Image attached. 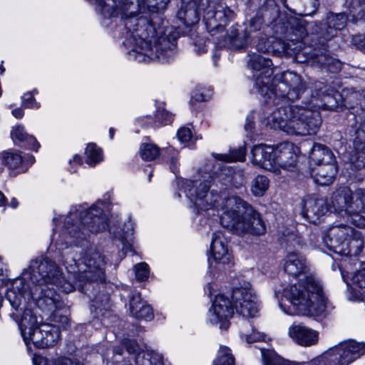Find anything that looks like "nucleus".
<instances>
[{
  "mask_svg": "<svg viewBox=\"0 0 365 365\" xmlns=\"http://www.w3.org/2000/svg\"><path fill=\"white\" fill-rule=\"evenodd\" d=\"M6 267L0 260V297H33L36 292L30 291V287L26 285L22 278H18L4 284Z\"/></svg>",
  "mask_w": 365,
  "mask_h": 365,
  "instance_id": "nucleus-21",
  "label": "nucleus"
},
{
  "mask_svg": "<svg viewBox=\"0 0 365 365\" xmlns=\"http://www.w3.org/2000/svg\"><path fill=\"white\" fill-rule=\"evenodd\" d=\"M211 251L217 264L225 265L232 262V256L227 248L226 239L220 232L212 235Z\"/></svg>",
  "mask_w": 365,
  "mask_h": 365,
  "instance_id": "nucleus-24",
  "label": "nucleus"
},
{
  "mask_svg": "<svg viewBox=\"0 0 365 365\" xmlns=\"http://www.w3.org/2000/svg\"><path fill=\"white\" fill-rule=\"evenodd\" d=\"M302 287L308 294H315L317 297H324V288L321 282L312 277H307Z\"/></svg>",
  "mask_w": 365,
  "mask_h": 365,
  "instance_id": "nucleus-45",
  "label": "nucleus"
},
{
  "mask_svg": "<svg viewBox=\"0 0 365 365\" xmlns=\"http://www.w3.org/2000/svg\"><path fill=\"white\" fill-rule=\"evenodd\" d=\"M269 185V179L264 175H257L252 181L251 190L254 195L261 197L264 195Z\"/></svg>",
  "mask_w": 365,
  "mask_h": 365,
  "instance_id": "nucleus-42",
  "label": "nucleus"
},
{
  "mask_svg": "<svg viewBox=\"0 0 365 365\" xmlns=\"http://www.w3.org/2000/svg\"><path fill=\"white\" fill-rule=\"evenodd\" d=\"M139 153L143 160L150 161L160 155V148L153 143H143L140 147Z\"/></svg>",
  "mask_w": 365,
  "mask_h": 365,
  "instance_id": "nucleus-44",
  "label": "nucleus"
},
{
  "mask_svg": "<svg viewBox=\"0 0 365 365\" xmlns=\"http://www.w3.org/2000/svg\"><path fill=\"white\" fill-rule=\"evenodd\" d=\"M89 308L93 318L101 321L113 316L111 298H90Z\"/></svg>",
  "mask_w": 365,
  "mask_h": 365,
  "instance_id": "nucleus-31",
  "label": "nucleus"
},
{
  "mask_svg": "<svg viewBox=\"0 0 365 365\" xmlns=\"http://www.w3.org/2000/svg\"><path fill=\"white\" fill-rule=\"evenodd\" d=\"M123 232L124 236L120 237L119 239V241L122 245V253L119 255L120 259L125 256V254L128 251L131 250L130 240L133 234V228L130 221L125 223Z\"/></svg>",
  "mask_w": 365,
  "mask_h": 365,
  "instance_id": "nucleus-38",
  "label": "nucleus"
},
{
  "mask_svg": "<svg viewBox=\"0 0 365 365\" xmlns=\"http://www.w3.org/2000/svg\"><path fill=\"white\" fill-rule=\"evenodd\" d=\"M288 333L297 344L302 346L315 345L319 340L318 331L302 324H292Z\"/></svg>",
  "mask_w": 365,
  "mask_h": 365,
  "instance_id": "nucleus-23",
  "label": "nucleus"
},
{
  "mask_svg": "<svg viewBox=\"0 0 365 365\" xmlns=\"http://www.w3.org/2000/svg\"><path fill=\"white\" fill-rule=\"evenodd\" d=\"M122 345L135 365H164L161 354L150 349L140 351L139 345L134 339H125Z\"/></svg>",
  "mask_w": 365,
  "mask_h": 365,
  "instance_id": "nucleus-15",
  "label": "nucleus"
},
{
  "mask_svg": "<svg viewBox=\"0 0 365 365\" xmlns=\"http://www.w3.org/2000/svg\"><path fill=\"white\" fill-rule=\"evenodd\" d=\"M235 309L239 315L245 318L255 317L259 311L257 303L250 298H235Z\"/></svg>",
  "mask_w": 365,
  "mask_h": 365,
  "instance_id": "nucleus-32",
  "label": "nucleus"
},
{
  "mask_svg": "<svg viewBox=\"0 0 365 365\" xmlns=\"http://www.w3.org/2000/svg\"><path fill=\"white\" fill-rule=\"evenodd\" d=\"M310 159L317 165L322 163L334 162V157L332 152L327 146L314 143L309 153Z\"/></svg>",
  "mask_w": 365,
  "mask_h": 365,
  "instance_id": "nucleus-35",
  "label": "nucleus"
},
{
  "mask_svg": "<svg viewBox=\"0 0 365 365\" xmlns=\"http://www.w3.org/2000/svg\"><path fill=\"white\" fill-rule=\"evenodd\" d=\"M273 153L272 161L274 165L272 172L277 173H279V168L287 169L295 164L299 148L292 143L284 142L274 148Z\"/></svg>",
  "mask_w": 365,
  "mask_h": 365,
  "instance_id": "nucleus-18",
  "label": "nucleus"
},
{
  "mask_svg": "<svg viewBox=\"0 0 365 365\" xmlns=\"http://www.w3.org/2000/svg\"><path fill=\"white\" fill-rule=\"evenodd\" d=\"M133 272L135 278L139 282L146 281L150 276V268L146 262H139L134 265Z\"/></svg>",
  "mask_w": 365,
  "mask_h": 365,
  "instance_id": "nucleus-53",
  "label": "nucleus"
},
{
  "mask_svg": "<svg viewBox=\"0 0 365 365\" xmlns=\"http://www.w3.org/2000/svg\"><path fill=\"white\" fill-rule=\"evenodd\" d=\"M364 247V240L360 232L354 231L339 252L349 256H357Z\"/></svg>",
  "mask_w": 365,
  "mask_h": 365,
  "instance_id": "nucleus-34",
  "label": "nucleus"
},
{
  "mask_svg": "<svg viewBox=\"0 0 365 365\" xmlns=\"http://www.w3.org/2000/svg\"><path fill=\"white\" fill-rule=\"evenodd\" d=\"M35 301V304L43 312L50 313L53 320L62 324L64 329L70 327V319L66 315L70 312L69 307L64 298H28Z\"/></svg>",
  "mask_w": 365,
  "mask_h": 365,
  "instance_id": "nucleus-13",
  "label": "nucleus"
},
{
  "mask_svg": "<svg viewBox=\"0 0 365 365\" xmlns=\"http://www.w3.org/2000/svg\"><path fill=\"white\" fill-rule=\"evenodd\" d=\"M284 269L287 274L294 277L306 275L309 269L305 259L291 251L285 258Z\"/></svg>",
  "mask_w": 365,
  "mask_h": 365,
  "instance_id": "nucleus-28",
  "label": "nucleus"
},
{
  "mask_svg": "<svg viewBox=\"0 0 365 365\" xmlns=\"http://www.w3.org/2000/svg\"><path fill=\"white\" fill-rule=\"evenodd\" d=\"M215 158L225 162L244 161L245 160V149L244 147H240L230 150L227 154H216Z\"/></svg>",
  "mask_w": 365,
  "mask_h": 365,
  "instance_id": "nucleus-47",
  "label": "nucleus"
},
{
  "mask_svg": "<svg viewBox=\"0 0 365 365\" xmlns=\"http://www.w3.org/2000/svg\"><path fill=\"white\" fill-rule=\"evenodd\" d=\"M235 298H215L208 312V319L212 324L220 323V328L227 329V320L234 314Z\"/></svg>",
  "mask_w": 365,
  "mask_h": 365,
  "instance_id": "nucleus-17",
  "label": "nucleus"
},
{
  "mask_svg": "<svg viewBox=\"0 0 365 365\" xmlns=\"http://www.w3.org/2000/svg\"><path fill=\"white\" fill-rule=\"evenodd\" d=\"M334 162L318 165L313 170V178L315 182L322 186L331 185L337 173Z\"/></svg>",
  "mask_w": 365,
  "mask_h": 365,
  "instance_id": "nucleus-29",
  "label": "nucleus"
},
{
  "mask_svg": "<svg viewBox=\"0 0 365 365\" xmlns=\"http://www.w3.org/2000/svg\"><path fill=\"white\" fill-rule=\"evenodd\" d=\"M21 335L27 351L33 354L34 350L43 349L55 346L61 339V330L58 327L50 324H41L36 327L23 331Z\"/></svg>",
  "mask_w": 365,
  "mask_h": 365,
  "instance_id": "nucleus-10",
  "label": "nucleus"
},
{
  "mask_svg": "<svg viewBox=\"0 0 365 365\" xmlns=\"http://www.w3.org/2000/svg\"><path fill=\"white\" fill-rule=\"evenodd\" d=\"M73 163L76 164V165H81L82 163V160H81V157L78 155H75L73 157V159L70 160V161H69L70 165H72Z\"/></svg>",
  "mask_w": 365,
  "mask_h": 365,
  "instance_id": "nucleus-64",
  "label": "nucleus"
},
{
  "mask_svg": "<svg viewBox=\"0 0 365 365\" xmlns=\"http://www.w3.org/2000/svg\"><path fill=\"white\" fill-rule=\"evenodd\" d=\"M272 62L269 59L259 54H254L251 56L249 66L250 68L257 71H262L259 76L256 77L255 87L257 91L264 97L268 94L269 86L271 81V75L272 74L270 66Z\"/></svg>",
  "mask_w": 365,
  "mask_h": 365,
  "instance_id": "nucleus-16",
  "label": "nucleus"
},
{
  "mask_svg": "<svg viewBox=\"0 0 365 365\" xmlns=\"http://www.w3.org/2000/svg\"><path fill=\"white\" fill-rule=\"evenodd\" d=\"M258 13L269 19L278 16L279 9L276 0H264L259 8Z\"/></svg>",
  "mask_w": 365,
  "mask_h": 365,
  "instance_id": "nucleus-39",
  "label": "nucleus"
},
{
  "mask_svg": "<svg viewBox=\"0 0 365 365\" xmlns=\"http://www.w3.org/2000/svg\"><path fill=\"white\" fill-rule=\"evenodd\" d=\"M268 94L264 97L267 104L274 108L267 117V122L274 129H280L289 135H307L316 134L322 123L319 108L322 104L314 103L317 98L324 101L330 98V90L322 82L314 84L312 102L305 106H291L288 101L298 100L306 89L302 77L295 72L284 71L276 74L268 84Z\"/></svg>",
  "mask_w": 365,
  "mask_h": 365,
  "instance_id": "nucleus-1",
  "label": "nucleus"
},
{
  "mask_svg": "<svg viewBox=\"0 0 365 365\" xmlns=\"http://www.w3.org/2000/svg\"><path fill=\"white\" fill-rule=\"evenodd\" d=\"M232 294V297H245L247 295L253 297L256 295V292L252 287L250 282L242 281L239 282L238 284L233 287Z\"/></svg>",
  "mask_w": 365,
  "mask_h": 365,
  "instance_id": "nucleus-49",
  "label": "nucleus"
},
{
  "mask_svg": "<svg viewBox=\"0 0 365 365\" xmlns=\"http://www.w3.org/2000/svg\"><path fill=\"white\" fill-rule=\"evenodd\" d=\"M289 24H291L294 32L299 38H303L308 34L307 22L303 19H294Z\"/></svg>",
  "mask_w": 365,
  "mask_h": 365,
  "instance_id": "nucleus-52",
  "label": "nucleus"
},
{
  "mask_svg": "<svg viewBox=\"0 0 365 365\" xmlns=\"http://www.w3.org/2000/svg\"><path fill=\"white\" fill-rule=\"evenodd\" d=\"M78 262L73 252H68L63 255V264L67 272L73 275L79 283L89 281H102L103 272L101 267L102 259L100 254L91 249L78 257Z\"/></svg>",
  "mask_w": 365,
  "mask_h": 365,
  "instance_id": "nucleus-7",
  "label": "nucleus"
},
{
  "mask_svg": "<svg viewBox=\"0 0 365 365\" xmlns=\"http://www.w3.org/2000/svg\"><path fill=\"white\" fill-rule=\"evenodd\" d=\"M97 6V11L102 17V24L108 26L113 23L114 14V0H88Z\"/></svg>",
  "mask_w": 365,
  "mask_h": 365,
  "instance_id": "nucleus-33",
  "label": "nucleus"
},
{
  "mask_svg": "<svg viewBox=\"0 0 365 365\" xmlns=\"http://www.w3.org/2000/svg\"><path fill=\"white\" fill-rule=\"evenodd\" d=\"M318 0H308L304 2V11L303 16H312L315 14L319 7Z\"/></svg>",
  "mask_w": 365,
  "mask_h": 365,
  "instance_id": "nucleus-56",
  "label": "nucleus"
},
{
  "mask_svg": "<svg viewBox=\"0 0 365 365\" xmlns=\"http://www.w3.org/2000/svg\"><path fill=\"white\" fill-rule=\"evenodd\" d=\"M128 310L137 319L150 322L154 318L153 308L142 298H130Z\"/></svg>",
  "mask_w": 365,
  "mask_h": 365,
  "instance_id": "nucleus-30",
  "label": "nucleus"
},
{
  "mask_svg": "<svg viewBox=\"0 0 365 365\" xmlns=\"http://www.w3.org/2000/svg\"><path fill=\"white\" fill-rule=\"evenodd\" d=\"M279 298L278 304L288 315H319L326 309V298Z\"/></svg>",
  "mask_w": 365,
  "mask_h": 365,
  "instance_id": "nucleus-11",
  "label": "nucleus"
},
{
  "mask_svg": "<svg viewBox=\"0 0 365 365\" xmlns=\"http://www.w3.org/2000/svg\"><path fill=\"white\" fill-rule=\"evenodd\" d=\"M158 121L163 124L170 123L173 120V115L166 110L158 111L157 114Z\"/></svg>",
  "mask_w": 365,
  "mask_h": 365,
  "instance_id": "nucleus-60",
  "label": "nucleus"
},
{
  "mask_svg": "<svg viewBox=\"0 0 365 365\" xmlns=\"http://www.w3.org/2000/svg\"><path fill=\"white\" fill-rule=\"evenodd\" d=\"M213 365H235V359L231 350L228 347L221 346Z\"/></svg>",
  "mask_w": 365,
  "mask_h": 365,
  "instance_id": "nucleus-41",
  "label": "nucleus"
},
{
  "mask_svg": "<svg viewBox=\"0 0 365 365\" xmlns=\"http://www.w3.org/2000/svg\"><path fill=\"white\" fill-rule=\"evenodd\" d=\"M274 148L265 145H257L253 147L251 151V160L253 164L272 171L273 170L272 161Z\"/></svg>",
  "mask_w": 365,
  "mask_h": 365,
  "instance_id": "nucleus-26",
  "label": "nucleus"
},
{
  "mask_svg": "<svg viewBox=\"0 0 365 365\" xmlns=\"http://www.w3.org/2000/svg\"><path fill=\"white\" fill-rule=\"evenodd\" d=\"M11 307L16 312L21 311V316L20 322L19 324L20 331L21 332V328L23 331L29 329L30 327H36L39 326L38 323V318L34 312V306H37L35 304V301L32 299H28V298H6Z\"/></svg>",
  "mask_w": 365,
  "mask_h": 365,
  "instance_id": "nucleus-14",
  "label": "nucleus"
},
{
  "mask_svg": "<svg viewBox=\"0 0 365 365\" xmlns=\"http://www.w3.org/2000/svg\"><path fill=\"white\" fill-rule=\"evenodd\" d=\"M352 43L357 48L365 53V35L358 34L354 36Z\"/></svg>",
  "mask_w": 365,
  "mask_h": 365,
  "instance_id": "nucleus-59",
  "label": "nucleus"
},
{
  "mask_svg": "<svg viewBox=\"0 0 365 365\" xmlns=\"http://www.w3.org/2000/svg\"><path fill=\"white\" fill-rule=\"evenodd\" d=\"M177 135L181 142L186 143L192 138V133L189 128L182 127L178 130Z\"/></svg>",
  "mask_w": 365,
  "mask_h": 365,
  "instance_id": "nucleus-58",
  "label": "nucleus"
},
{
  "mask_svg": "<svg viewBox=\"0 0 365 365\" xmlns=\"http://www.w3.org/2000/svg\"><path fill=\"white\" fill-rule=\"evenodd\" d=\"M356 18L365 22V5L363 6L361 9L357 13Z\"/></svg>",
  "mask_w": 365,
  "mask_h": 365,
  "instance_id": "nucleus-63",
  "label": "nucleus"
},
{
  "mask_svg": "<svg viewBox=\"0 0 365 365\" xmlns=\"http://www.w3.org/2000/svg\"><path fill=\"white\" fill-rule=\"evenodd\" d=\"M351 117L347 134L353 146L347 151V158L356 169H361L365 167V110H361Z\"/></svg>",
  "mask_w": 365,
  "mask_h": 365,
  "instance_id": "nucleus-9",
  "label": "nucleus"
},
{
  "mask_svg": "<svg viewBox=\"0 0 365 365\" xmlns=\"http://www.w3.org/2000/svg\"><path fill=\"white\" fill-rule=\"evenodd\" d=\"M170 164H171L170 168H171L172 171L174 173H175L178 171V157H177V155L172 157V158L170 160Z\"/></svg>",
  "mask_w": 365,
  "mask_h": 365,
  "instance_id": "nucleus-62",
  "label": "nucleus"
},
{
  "mask_svg": "<svg viewBox=\"0 0 365 365\" xmlns=\"http://www.w3.org/2000/svg\"><path fill=\"white\" fill-rule=\"evenodd\" d=\"M347 18L344 13L329 14L327 16V21L321 28L320 36L325 40L329 41L336 36L338 30L345 27Z\"/></svg>",
  "mask_w": 365,
  "mask_h": 365,
  "instance_id": "nucleus-27",
  "label": "nucleus"
},
{
  "mask_svg": "<svg viewBox=\"0 0 365 365\" xmlns=\"http://www.w3.org/2000/svg\"><path fill=\"white\" fill-rule=\"evenodd\" d=\"M318 63L322 66L327 68L331 72H336L341 69V63L339 61L330 56L328 53L317 54Z\"/></svg>",
  "mask_w": 365,
  "mask_h": 365,
  "instance_id": "nucleus-48",
  "label": "nucleus"
},
{
  "mask_svg": "<svg viewBox=\"0 0 365 365\" xmlns=\"http://www.w3.org/2000/svg\"><path fill=\"white\" fill-rule=\"evenodd\" d=\"M282 243H285L287 246V249L290 247H299L301 246V240L300 238L297 236V234L291 233L289 235H285L282 240Z\"/></svg>",
  "mask_w": 365,
  "mask_h": 365,
  "instance_id": "nucleus-55",
  "label": "nucleus"
},
{
  "mask_svg": "<svg viewBox=\"0 0 365 365\" xmlns=\"http://www.w3.org/2000/svg\"><path fill=\"white\" fill-rule=\"evenodd\" d=\"M327 210V206L323 199L309 197L304 200L301 214L308 222L316 224Z\"/></svg>",
  "mask_w": 365,
  "mask_h": 365,
  "instance_id": "nucleus-25",
  "label": "nucleus"
},
{
  "mask_svg": "<svg viewBox=\"0 0 365 365\" xmlns=\"http://www.w3.org/2000/svg\"><path fill=\"white\" fill-rule=\"evenodd\" d=\"M207 0H182L177 17L187 26L197 23L200 14L205 10Z\"/></svg>",
  "mask_w": 365,
  "mask_h": 365,
  "instance_id": "nucleus-22",
  "label": "nucleus"
},
{
  "mask_svg": "<svg viewBox=\"0 0 365 365\" xmlns=\"http://www.w3.org/2000/svg\"><path fill=\"white\" fill-rule=\"evenodd\" d=\"M264 17L259 13L252 18L248 25L243 30V34L239 31L237 26H232L227 34L225 43H220L222 46H228L232 49H241L249 45L257 37V34L262 27Z\"/></svg>",
  "mask_w": 365,
  "mask_h": 365,
  "instance_id": "nucleus-12",
  "label": "nucleus"
},
{
  "mask_svg": "<svg viewBox=\"0 0 365 365\" xmlns=\"http://www.w3.org/2000/svg\"><path fill=\"white\" fill-rule=\"evenodd\" d=\"M234 12L225 5H218L215 11H208L203 16L207 29L212 35L223 31Z\"/></svg>",
  "mask_w": 365,
  "mask_h": 365,
  "instance_id": "nucleus-19",
  "label": "nucleus"
},
{
  "mask_svg": "<svg viewBox=\"0 0 365 365\" xmlns=\"http://www.w3.org/2000/svg\"><path fill=\"white\" fill-rule=\"evenodd\" d=\"M170 0H133L135 12L130 14L126 9V0H118L115 5V16L122 15L125 19V26L128 29V37L124 44L130 48L129 53H136L135 58L140 61L145 56L152 57L155 49V57L162 63L169 62L175 55L178 35L172 27H166L162 21L158 27L155 23L145 16H137L140 12L148 11L152 14L163 12Z\"/></svg>",
  "mask_w": 365,
  "mask_h": 365,
  "instance_id": "nucleus-2",
  "label": "nucleus"
},
{
  "mask_svg": "<svg viewBox=\"0 0 365 365\" xmlns=\"http://www.w3.org/2000/svg\"><path fill=\"white\" fill-rule=\"evenodd\" d=\"M113 205L110 198H104L98 201L89 209L80 213V220L78 225L71 222L76 215L71 213L65 221L66 230L68 235L73 237L81 238L89 232L96 233L106 230L108 227L109 217L111 216Z\"/></svg>",
  "mask_w": 365,
  "mask_h": 365,
  "instance_id": "nucleus-5",
  "label": "nucleus"
},
{
  "mask_svg": "<svg viewBox=\"0 0 365 365\" xmlns=\"http://www.w3.org/2000/svg\"><path fill=\"white\" fill-rule=\"evenodd\" d=\"M23 102L26 107H33V102L34 101V96L31 93H26L23 97Z\"/></svg>",
  "mask_w": 365,
  "mask_h": 365,
  "instance_id": "nucleus-61",
  "label": "nucleus"
},
{
  "mask_svg": "<svg viewBox=\"0 0 365 365\" xmlns=\"http://www.w3.org/2000/svg\"><path fill=\"white\" fill-rule=\"evenodd\" d=\"M11 135L14 140H18L21 142H26L30 148L36 151L39 147V143L36 139L34 136L28 135L21 125L16 126L12 130Z\"/></svg>",
  "mask_w": 365,
  "mask_h": 365,
  "instance_id": "nucleus-37",
  "label": "nucleus"
},
{
  "mask_svg": "<svg viewBox=\"0 0 365 365\" xmlns=\"http://www.w3.org/2000/svg\"><path fill=\"white\" fill-rule=\"evenodd\" d=\"M28 274L33 283L29 290L36 292L35 295L40 294L39 297H53L56 292L54 287L65 294L71 293L74 289L73 284L62 277L57 264L48 258L31 261L28 270L24 273L25 277Z\"/></svg>",
  "mask_w": 365,
  "mask_h": 365,
  "instance_id": "nucleus-4",
  "label": "nucleus"
},
{
  "mask_svg": "<svg viewBox=\"0 0 365 365\" xmlns=\"http://www.w3.org/2000/svg\"><path fill=\"white\" fill-rule=\"evenodd\" d=\"M354 231L347 224H335L327 230L323 241L330 250L339 252Z\"/></svg>",
  "mask_w": 365,
  "mask_h": 365,
  "instance_id": "nucleus-20",
  "label": "nucleus"
},
{
  "mask_svg": "<svg viewBox=\"0 0 365 365\" xmlns=\"http://www.w3.org/2000/svg\"><path fill=\"white\" fill-rule=\"evenodd\" d=\"M241 336L242 339H245L247 343L251 344L262 340L264 338V334L255 330H252L250 334L241 333Z\"/></svg>",
  "mask_w": 365,
  "mask_h": 365,
  "instance_id": "nucleus-57",
  "label": "nucleus"
},
{
  "mask_svg": "<svg viewBox=\"0 0 365 365\" xmlns=\"http://www.w3.org/2000/svg\"><path fill=\"white\" fill-rule=\"evenodd\" d=\"M212 92L205 88L196 89L192 95V98L196 101H206L212 96Z\"/></svg>",
  "mask_w": 365,
  "mask_h": 365,
  "instance_id": "nucleus-54",
  "label": "nucleus"
},
{
  "mask_svg": "<svg viewBox=\"0 0 365 365\" xmlns=\"http://www.w3.org/2000/svg\"><path fill=\"white\" fill-rule=\"evenodd\" d=\"M351 283L354 289H358L361 294H365V263L361 269L354 274Z\"/></svg>",
  "mask_w": 365,
  "mask_h": 365,
  "instance_id": "nucleus-50",
  "label": "nucleus"
},
{
  "mask_svg": "<svg viewBox=\"0 0 365 365\" xmlns=\"http://www.w3.org/2000/svg\"><path fill=\"white\" fill-rule=\"evenodd\" d=\"M3 160L4 164L10 170H19L18 173L24 171L21 168L22 157L17 153H4L3 154Z\"/></svg>",
  "mask_w": 365,
  "mask_h": 365,
  "instance_id": "nucleus-46",
  "label": "nucleus"
},
{
  "mask_svg": "<svg viewBox=\"0 0 365 365\" xmlns=\"http://www.w3.org/2000/svg\"><path fill=\"white\" fill-rule=\"evenodd\" d=\"M34 357L33 359L34 365H53L51 364L48 359L41 355L34 354ZM53 365H85L78 359H71L70 358H64L61 360L56 361Z\"/></svg>",
  "mask_w": 365,
  "mask_h": 365,
  "instance_id": "nucleus-43",
  "label": "nucleus"
},
{
  "mask_svg": "<svg viewBox=\"0 0 365 365\" xmlns=\"http://www.w3.org/2000/svg\"><path fill=\"white\" fill-rule=\"evenodd\" d=\"M85 155L86 162L90 165H95L103 159L102 150L95 143L88 144Z\"/></svg>",
  "mask_w": 365,
  "mask_h": 365,
  "instance_id": "nucleus-40",
  "label": "nucleus"
},
{
  "mask_svg": "<svg viewBox=\"0 0 365 365\" xmlns=\"http://www.w3.org/2000/svg\"><path fill=\"white\" fill-rule=\"evenodd\" d=\"M329 207L331 211L346 218V223L365 227V188L353 192L347 186L339 187L332 193Z\"/></svg>",
  "mask_w": 365,
  "mask_h": 365,
  "instance_id": "nucleus-6",
  "label": "nucleus"
},
{
  "mask_svg": "<svg viewBox=\"0 0 365 365\" xmlns=\"http://www.w3.org/2000/svg\"><path fill=\"white\" fill-rule=\"evenodd\" d=\"M263 365H305V363H299L286 360L279 356L273 349H261Z\"/></svg>",
  "mask_w": 365,
  "mask_h": 365,
  "instance_id": "nucleus-36",
  "label": "nucleus"
},
{
  "mask_svg": "<svg viewBox=\"0 0 365 365\" xmlns=\"http://www.w3.org/2000/svg\"><path fill=\"white\" fill-rule=\"evenodd\" d=\"M276 297H304V294L302 290L297 287L296 284L294 286H287L283 287V285H280L279 287H277L275 289Z\"/></svg>",
  "mask_w": 365,
  "mask_h": 365,
  "instance_id": "nucleus-51",
  "label": "nucleus"
},
{
  "mask_svg": "<svg viewBox=\"0 0 365 365\" xmlns=\"http://www.w3.org/2000/svg\"><path fill=\"white\" fill-rule=\"evenodd\" d=\"M212 178L198 180H186L185 192L197 207L202 210L216 208L222 210L220 222L236 234L262 235L266 226L260 214L239 197L230 196L223 200L214 190L209 192Z\"/></svg>",
  "mask_w": 365,
  "mask_h": 365,
  "instance_id": "nucleus-3",
  "label": "nucleus"
},
{
  "mask_svg": "<svg viewBox=\"0 0 365 365\" xmlns=\"http://www.w3.org/2000/svg\"><path fill=\"white\" fill-rule=\"evenodd\" d=\"M364 353V343L349 339L328 349L305 365H349Z\"/></svg>",
  "mask_w": 365,
  "mask_h": 365,
  "instance_id": "nucleus-8",
  "label": "nucleus"
}]
</instances>
